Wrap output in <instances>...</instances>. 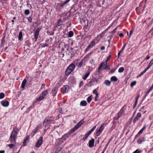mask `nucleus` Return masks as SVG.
I'll return each instance as SVG.
<instances>
[{"label":"nucleus","mask_w":153,"mask_h":153,"mask_svg":"<svg viewBox=\"0 0 153 153\" xmlns=\"http://www.w3.org/2000/svg\"><path fill=\"white\" fill-rule=\"evenodd\" d=\"M18 132L14 129H13L10 136L9 140L11 143H14L17 138Z\"/></svg>","instance_id":"nucleus-1"},{"label":"nucleus","mask_w":153,"mask_h":153,"mask_svg":"<svg viewBox=\"0 0 153 153\" xmlns=\"http://www.w3.org/2000/svg\"><path fill=\"white\" fill-rule=\"evenodd\" d=\"M53 120L52 118L51 117H48L45 118L43 123V125L44 127L47 128L46 129H45V131L49 128V125L52 121Z\"/></svg>","instance_id":"nucleus-2"},{"label":"nucleus","mask_w":153,"mask_h":153,"mask_svg":"<svg viewBox=\"0 0 153 153\" xmlns=\"http://www.w3.org/2000/svg\"><path fill=\"white\" fill-rule=\"evenodd\" d=\"M84 121L83 120H82L80 121L74 127L71 129V132L73 133L77 130L84 123Z\"/></svg>","instance_id":"nucleus-3"},{"label":"nucleus","mask_w":153,"mask_h":153,"mask_svg":"<svg viewBox=\"0 0 153 153\" xmlns=\"http://www.w3.org/2000/svg\"><path fill=\"white\" fill-rule=\"evenodd\" d=\"M99 37V36H98L97 37H95L94 39L91 42L89 45H88L90 48H92L94 46L96 45V43H97L99 42V41L100 39H98V38Z\"/></svg>","instance_id":"nucleus-4"},{"label":"nucleus","mask_w":153,"mask_h":153,"mask_svg":"<svg viewBox=\"0 0 153 153\" xmlns=\"http://www.w3.org/2000/svg\"><path fill=\"white\" fill-rule=\"evenodd\" d=\"M43 137L41 136L39 140L36 143L35 147L36 148H39L40 147L41 145L42 144L43 142Z\"/></svg>","instance_id":"nucleus-5"},{"label":"nucleus","mask_w":153,"mask_h":153,"mask_svg":"<svg viewBox=\"0 0 153 153\" xmlns=\"http://www.w3.org/2000/svg\"><path fill=\"white\" fill-rule=\"evenodd\" d=\"M40 30V28L39 27H38L36 29L34 33V37L35 39V41H36L38 38V36H39V32Z\"/></svg>","instance_id":"nucleus-6"},{"label":"nucleus","mask_w":153,"mask_h":153,"mask_svg":"<svg viewBox=\"0 0 153 153\" xmlns=\"http://www.w3.org/2000/svg\"><path fill=\"white\" fill-rule=\"evenodd\" d=\"M104 123H103L100 127L99 129L96 132V135L97 136H99L103 130V129L104 128Z\"/></svg>","instance_id":"nucleus-7"},{"label":"nucleus","mask_w":153,"mask_h":153,"mask_svg":"<svg viewBox=\"0 0 153 153\" xmlns=\"http://www.w3.org/2000/svg\"><path fill=\"white\" fill-rule=\"evenodd\" d=\"M44 98V97L43 96H39L34 101L33 103V105H35V104L37 103L38 102L40 101L41 100H43Z\"/></svg>","instance_id":"nucleus-8"},{"label":"nucleus","mask_w":153,"mask_h":153,"mask_svg":"<svg viewBox=\"0 0 153 153\" xmlns=\"http://www.w3.org/2000/svg\"><path fill=\"white\" fill-rule=\"evenodd\" d=\"M141 116V114L140 113H138L137 114L136 117L133 120V122L135 123V122Z\"/></svg>","instance_id":"nucleus-9"},{"label":"nucleus","mask_w":153,"mask_h":153,"mask_svg":"<svg viewBox=\"0 0 153 153\" xmlns=\"http://www.w3.org/2000/svg\"><path fill=\"white\" fill-rule=\"evenodd\" d=\"M1 103L3 106L5 107L8 106L9 105V102L7 101H2L1 102Z\"/></svg>","instance_id":"nucleus-10"},{"label":"nucleus","mask_w":153,"mask_h":153,"mask_svg":"<svg viewBox=\"0 0 153 153\" xmlns=\"http://www.w3.org/2000/svg\"><path fill=\"white\" fill-rule=\"evenodd\" d=\"M94 140L93 139H92L91 140H89L88 142L89 147H92L94 146Z\"/></svg>","instance_id":"nucleus-11"},{"label":"nucleus","mask_w":153,"mask_h":153,"mask_svg":"<svg viewBox=\"0 0 153 153\" xmlns=\"http://www.w3.org/2000/svg\"><path fill=\"white\" fill-rule=\"evenodd\" d=\"M62 24L63 22L60 19H59L56 27H59L61 26L62 25Z\"/></svg>","instance_id":"nucleus-12"},{"label":"nucleus","mask_w":153,"mask_h":153,"mask_svg":"<svg viewBox=\"0 0 153 153\" xmlns=\"http://www.w3.org/2000/svg\"><path fill=\"white\" fill-rule=\"evenodd\" d=\"M75 68V65L73 63H72L68 67V68H69V69H70L72 70V71H73L74 70Z\"/></svg>","instance_id":"nucleus-13"},{"label":"nucleus","mask_w":153,"mask_h":153,"mask_svg":"<svg viewBox=\"0 0 153 153\" xmlns=\"http://www.w3.org/2000/svg\"><path fill=\"white\" fill-rule=\"evenodd\" d=\"M72 71V70H70L69 69V68H67L65 71V74L66 75L68 76L69 75Z\"/></svg>","instance_id":"nucleus-14"},{"label":"nucleus","mask_w":153,"mask_h":153,"mask_svg":"<svg viewBox=\"0 0 153 153\" xmlns=\"http://www.w3.org/2000/svg\"><path fill=\"white\" fill-rule=\"evenodd\" d=\"M27 82V80L25 79H24V80L23 81L21 84V88H25V85L26 84Z\"/></svg>","instance_id":"nucleus-15"},{"label":"nucleus","mask_w":153,"mask_h":153,"mask_svg":"<svg viewBox=\"0 0 153 153\" xmlns=\"http://www.w3.org/2000/svg\"><path fill=\"white\" fill-rule=\"evenodd\" d=\"M145 141L143 137H142L139 138L137 140V143L139 144H141L143 142Z\"/></svg>","instance_id":"nucleus-16"},{"label":"nucleus","mask_w":153,"mask_h":153,"mask_svg":"<svg viewBox=\"0 0 153 153\" xmlns=\"http://www.w3.org/2000/svg\"><path fill=\"white\" fill-rule=\"evenodd\" d=\"M98 80L97 79H96L95 78L92 79L90 81V83H91L93 85L94 83L95 82H97Z\"/></svg>","instance_id":"nucleus-17"},{"label":"nucleus","mask_w":153,"mask_h":153,"mask_svg":"<svg viewBox=\"0 0 153 153\" xmlns=\"http://www.w3.org/2000/svg\"><path fill=\"white\" fill-rule=\"evenodd\" d=\"M111 80L112 81L116 82L117 81L118 79L116 76H114L111 78Z\"/></svg>","instance_id":"nucleus-18"},{"label":"nucleus","mask_w":153,"mask_h":153,"mask_svg":"<svg viewBox=\"0 0 153 153\" xmlns=\"http://www.w3.org/2000/svg\"><path fill=\"white\" fill-rule=\"evenodd\" d=\"M105 64V62H102L100 64V66L98 68V73H100V68L103 67V65H104Z\"/></svg>","instance_id":"nucleus-19"},{"label":"nucleus","mask_w":153,"mask_h":153,"mask_svg":"<svg viewBox=\"0 0 153 153\" xmlns=\"http://www.w3.org/2000/svg\"><path fill=\"white\" fill-rule=\"evenodd\" d=\"M87 102L85 100L81 101L80 103V105L82 106H85L87 105Z\"/></svg>","instance_id":"nucleus-20"},{"label":"nucleus","mask_w":153,"mask_h":153,"mask_svg":"<svg viewBox=\"0 0 153 153\" xmlns=\"http://www.w3.org/2000/svg\"><path fill=\"white\" fill-rule=\"evenodd\" d=\"M104 83L106 85L108 86H109L111 85V82L108 80H106L105 81Z\"/></svg>","instance_id":"nucleus-21"},{"label":"nucleus","mask_w":153,"mask_h":153,"mask_svg":"<svg viewBox=\"0 0 153 153\" xmlns=\"http://www.w3.org/2000/svg\"><path fill=\"white\" fill-rule=\"evenodd\" d=\"M57 88H54L52 90V96H55L57 93Z\"/></svg>","instance_id":"nucleus-22"},{"label":"nucleus","mask_w":153,"mask_h":153,"mask_svg":"<svg viewBox=\"0 0 153 153\" xmlns=\"http://www.w3.org/2000/svg\"><path fill=\"white\" fill-rule=\"evenodd\" d=\"M29 140V138L28 137H27L26 138V139L24 140L23 143V146H26L27 145V141Z\"/></svg>","instance_id":"nucleus-23"},{"label":"nucleus","mask_w":153,"mask_h":153,"mask_svg":"<svg viewBox=\"0 0 153 153\" xmlns=\"http://www.w3.org/2000/svg\"><path fill=\"white\" fill-rule=\"evenodd\" d=\"M68 135L67 134H64L62 137V140H65L68 138Z\"/></svg>","instance_id":"nucleus-24"},{"label":"nucleus","mask_w":153,"mask_h":153,"mask_svg":"<svg viewBox=\"0 0 153 153\" xmlns=\"http://www.w3.org/2000/svg\"><path fill=\"white\" fill-rule=\"evenodd\" d=\"M74 34L73 32L72 31H70L68 33V36L69 37H71L73 36Z\"/></svg>","instance_id":"nucleus-25"},{"label":"nucleus","mask_w":153,"mask_h":153,"mask_svg":"<svg viewBox=\"0 0 153 153\" xmlns=\"http://www.w3.org/2000/svg\"><path fill=\"white\" fill-rule=\"evenodd\" d=\"M5 37L4 36L3 37L1 41V46H3L4 44V43L5 42Z\"/></svg>","instance_id":"nucleus-26"},{"label":"nucleus","mask_w":153,"mask_h":153,"mask_svg":"<svg viewBox=\"0 0 153 153\" xmlns=\"http://www.w3.org/2000/svg\"><path fill=\"white\" fill-rule=\"evenodd\" d=\"M90 74V72H88L85 74L83 78L84 80H85Z\"/></svg>","instance_id":"nucleus-27"},{"label":"nucleus","mask_w":153,"mask_h":153,"mask_svg":"<svg viewBox=\"0 0 153 153\" xmlns=\"http://www.w3.org/2000/svg\"><path fill=\"white\" fill-rule=\"evenodd\" d=\"M146 128V126L145 125L144 126L143 128L138 132V134H140L142 133L143 131Z\"/></svg>","instance_id":"nucleus-28"},{"label":"nucleus","mask_w":153,"mask_h":153,"mask_svg":"<svg viewBox=\"0 0 153 153\" xmlns=\"http://www.w3.org/2000/svg\"><path fill=\"white\" fill-rule=\"evenodd\" d=\"M48 90H45L44 92H42L40 96H46L48 94Z\"/></svg>","instance_id":"nucleus-29"},{"label":"nucleus","mask_w":153,"mask_h":153,"mask_svg":"<svg viewBox=\"0 0 153 153\" xmlns=\"http://www.w3.org/2000/svg\"><path fill=\"white\" fill-rule=\"evenodd\" d=\"M22 36V33L21 31H20L19 33V35L18 36V39L20 40H21Z\"/></svg>","instance_id":"nucleus-30"},{"label":"nucleus","mask_w":153,"mask_h":153,"mask_svg":"<svg viewBox=\"0 0 153 153\" xmlns=\"http://www.w3.org/2000/svg\"><path fill=\"white\" fill-rule=\"evenodd\" d=\"M83 62L82 60H81L80 62L77 65V66L78 68H81Z\"/></svg>","instance_id":"nucleus-31"},{"label":"nucleus","mask_w":153,"mask_h":153,"mask_svg":"<svg viewBox=\"0 0 153 153\" xmlns=\"http://www.w3.org/2000/svg\"><path fill=\"white\" fill-rule=\"evenodd\" d=\"M124 70V68L123 67H121L119 68L118 71L119 73H121L123 72Z\"/></svg>","instance_id":"nucleus-32"},{"label":"nucleus","mask_w":153,"mask_h":153,"mask_svg":"<svg viewBox=\"0 0 153 153\" xmlns=\"http://www.w3.org/2000/svg\"><path fill=\"white\" fill-rule=\"evenodd\" d=\"M111 55H109V56L105 60V62H105V63L106 65H107V62L110 60V59L111 58Z\"/></svg>","instance_id":"nucleus-33"},{"label":"nucleus","mask_w":153,"mask_h":153,"mask_svg":"<svg viewBox=\"0 0 153 153\" xmlns=\"http://www.w3.org/2000/svg\"><path fill=\"white\" fill-rule=\"evenodd\" d=\"M89 63L91 65V66L95 65V60L93 59H91L90 60Z\"/></svg>","instance_id":"nucleus-34"},{"label":"nucleus","mask_w":153,"mask_h":153,"mask_svg":"<svg viewBox=\"0 0 153 153\" xmlns=\"http://www.w3.org/2000/svg\"><path fill=\"white\" fill-rule=\"evenodd\" d=\"M30 12L29 10L27 9L25 10L24 13L25 15H28L30 14Z\"/></svg>","instance_id":"nucleus-35"},{"label":"nucleus","mask_w":153,"mask_h":153,"mask_svg":"<svg viewBox=\"0 0 153 153\" xmlns=\"http://www.w3.org/2000/svg\"><path fill=\"white\" fill-rule=\"evenodd\" d=\"M124 112V110L123 108H122L120 111H119V112L117 114H119L121 116V115L123 114V113Z\"/></svg>","instance_id":"nucleus-36"},{"label":"nucleus","mask_w":153,"mask_h":153,"mask_svg":"<svg viewBox=\"0 0 153 153\" xmlns=\"http://www.w3.org/2000/svg\"><path fill=\"white\" fill-rule=\"evenodd\" d=\"M121 117L120 115L118 114H117V115L114 118V120H118L119 118Z\"/></svg>","instance_id":"nucleus-37"},{"label":"nucleus","mask_w":153,"mask_h":153,"mask_svg":"<svg viewBox=\"0 0 153 153\" xmlns=\"http://www.w3.org/2000/svg\"><path fill=\"white\" fill-rule=\"evenodd\" d=\"M153 89L151 87L147 91L145 94V96H146V95H147Z\"/></svg>","instance_id":"nucleus-38"},{"label":"nucleus","mask_w":153,"mask_h":153,"mask_svg":"<svg viewBox=\"0 0 153 153\" xmlns=\"http://www.w3.org/2000/svg\"><path fill=\"white\" fill-rule=\"evenodd\" d=\"M139 96H138L136 99V100L135 102V103L134 104L133 106V108H134L136 107V105L137 104V100L138 99Z\"/></svg>","instance_id":"nucleus-39"},{"label":"nucleus","mask_w":153,"mask_h":153,"mask_svg":"<svg viewBox=\"0 0 153 153\" xmlns=\"http://www.w3.org/2000/svg\"><path fill=\"white\" fill-rule=\"evenodd\" d=\"M39 129V126H38L34 130V131H33V135H35V134L37 132V131Z\"/></svg>","instance_id":"nucleus-40"},{"label":"nucleus","mask_w":153,"mask_h":153,"mask_svg":"<svg viewBox=\"0 0 153 153\" xmlns=\"http://www.w3.org/2000/svg\"><path fill=\"white\" fill-rule=\"evenodd\" d=\"M136 83V81H134L132 82L130 84L131 87H133L135 85Z\"/></svg>","instance_id":"nucleus-41"},{"label":"nucleus","mask_w":153,"mask_h":153,"mask_svg":"<svg viewBox=\"0 0 153 153\" xmlns=\"http://www.w3.org/2000/svg\"><path fill=\"white\" fill-rule=\"evenodd\" d=\"M105 65V67L104 68V69H107L108 70H109L110 69V68L109 67V66H108L107 65H105V63L104 65Z\"/></svg>","instance_id":"nucleus-42"},{"label":"nucleus","mask_w":153,"mask_h":153,"mask_svg":"<svg viewBox=\"0 0 153 153\" xmlns=\"http://www.w3.org/2000/svg\"><path fill=\"white\" fill-rule=\"evenodd\" d=\"M89 136V135L87 133L84 136L82 140H85V139H86V138L88 137Z\"/></svg>","instance_id":"nucleus-43"},{"label":"nucleus","mask_w":153,"mask_h":153,"mask_svg":"<svg viewBox=\"0 0 153 153\" xmlns=\"http://www.w3.org/2000/svg\"><path fill=\"white\" fill-rule=\"evenodd\" d=\"M93 93L94 94H95L96 96H98V93L97 92V90L96 89L93 91Z\"/></svg>","instance_id":"nucleus-44"},{"label":"nucleus","mask_w":153,"mask_h":153,"mask_svg":"<svg viewBox=\"0 0 153 153\" xmlns=\"http://www.w3.org/2000/svg\"><path fill=\"white\" fill-rule=\"evenodd\" d=\"M28 21L30 22H32V18L31 16H29L28 18H27Z\"/></svg>","instance_id":"nucleus-45"},{"label":"nucleus","mask_w":153,"mask_h":153,"mask_svg":"<svg viewBox=\"0 0 153 153\" xmlns=\"http://www.w3.org/2000/svg\"><path fill=\"white\" fill-rule=\"evenodd\" d=\"M92 100L91 96H89L87 99V100L88 102H90Z\"/></svg>","instance_id":"nucleus-46"},{"label":"nucleus","mask_w":153,"mask_h":153,"mask_svg":"<svg viewBox=\"0 0 153 153\" xmlns=\"http://www.w3.org/2000/svg\"><path fill=\"white\" fill-rule=\"evenodd\" d=\"M153 65V59L151 60V61L149 63L148 65L149 66L151 67Z\"/></svg>","instance_id":"nucleus-47"},{"label":"nucleus","mask_w":153,"mask_h":153,"mask_svg":"<svg viewBox=\"0 0 153 153\" xmlns=\"http://www.w3.org/2000/svg\"><path fill=\"white\" fill-rule=\"evenodd\" d=\"M83 84V82L82 81H80L79 83V88H81Z\"/></svg>","instance_id":"nucleus-48"},{"label":"nucleus","mask_w":153,"mask_h":153,"mask_svg":"<svg viewBox=\"0 0 153 153\" xmlns=\"http://www.w3.org/2000/svg\"><path fill=\"white\" fill-rule=\"evenodd\" d=\"M41 45H42V47L45 48L46 47H47L48 46V45L47 44H41Z\"/></svg>","instance_id":"nucleus-49"},{"label":"nucleus","mask_w":153,"mask_h":153,"mask_svg":"<svg viewBox=\"0 0 153 153\" xmlns=\"http://www.w3.org/2000/svg\"><path fill=\"white\" fill-rule=\"evenodd\" d=\"M91 53H91V52H90V53H89L87 55H86L84 57V58H88V57H89V56H90L91 55Z\"/></svg>","instance_id":"nucleus-50"},{"label":"nucleus","mask_w":153,"mask_h":153,"mask_svg":"<svg viewBox=\"0 0 153 153\" xmlns=\"http://www.w3.org/2000/svg\"><path fill=\"white\" fill-rule=\"evenodd\" d=\"M126 44H125V45H124L123 46V47H122V48L120 50H121V51L123 52V51H124V49H125V47H126Z\"/></svg>","instance_id":"nucleus-51"},{"label":"nucleus","mask_w":153,"mask_h":153,"mask_svg":"<svg viewBox=\"0 0 153 153\" xmlns=\"http://www.w3.org/2000/svg\"><path fill=\"white\" fill-rule=\"evenodd\" d=\"M8 146L10 148L12 149L14 147V145L13 144H9L8 145Z\"/></svg>","instance_id":"nucleus-52"},{"label":"nucleus","mask_w":153,"mask_h":153,"mask_svg":"<svg viewBox=\"0 0 153 153\" xmlns=\"http://www.w3.org/2000/svg\"><path fill=\"white\" fill-rule=\"evenodd\" d=\"M144 74V73L143 72H142L141 73H140V74L138 75L137 76V78H139L140 76H142Z\"/></svg>","instance_id":"nucleus-53"},{"label":"nucleus","mask_w":153,"mask_h":153,"mask_svg":"<svg viewBox=\"0 0 153 153\" xmlns=\"http://www.w3.org/2000/svg\"><path fill=\"white\" fill-rule=\"evenodd\" d=\"M115 69H111L110 71V72L111 73H113L115 72Z\"/></svg>","instance_id":"nucleus-54"},{"label":"nucleus","mask_w":153,"mask_h":153,"mask_svg":"<svg viewBox=\"0 0 153 153\" xmlns=\"http://www.w3.org/2000/svg\"><path fill=\"white\" fill-rule=\"evenodd\" d=\"M141 151L139 150L138 149H137L135 151H134L133 153H140Z\"/></svg>","instance_id":"nucleus-55"},{"label":"nucleus","mask_w":153,"mask_h":153,"mask_svg":"<svg viewBox=\"0 0 153 153\" xmlns=\"http://www.w3.org/2000/svg\"><path fill=\"white\" fill-rule=\"evenodd\" d=\"M117 29V28L116 27L111 32V33H114L116 32V30Z\"/></svg>","instance_id":"nucleus-56"},{"label":"nucleus","mask_w":153,"mask_h":153,"mask_svg":"<svg viewBox=\"0 0 153 153\" xmlns=\"http://www.w3.org/2000/svg\"><path fill=\"white\" fill-rule=\"evenodd\" d=\"M91 48H90V47L88 46L86 48V49L85 50V51H87L88 50H89Z\"/></svg>","instance_id":"nucleus-57"},{"label":"nucleus","mask_w":153,"mask_h":153,"mask_svg":"<svg viewBox=\"0 0 153 153\" xmlns=\"http://www.w3.org/2000/svg\"><path fill=\"white\" fill-rule=\"evenodd\" d=\"M122 52H122V51H121V50H120V51L119 52H118V54H117V55H118V56H117V57H118H118H119V56H120V53H122Z\"/></svg>","instance_id":"nucleus-58"},{"label":"nucleus","mask_w":153,"mask_h":153,"mask_svg":"<svg viewBox=\"0 0 153 153\" xmlns=\"http://www.w3.org/2000/svg\"><path fill=\"white\" fill-rule=\"evenodd\" d=\"M133 32V31L132 30H131V31L130 32L129 34V36H130L132 34V33Z\"/></svg>","instance_id":"nucleus-59"},{"label":"nucleus","mask_w":153,"mask_h":153,"mask_svg":"<svg viewBox=\"0 0 153 153\" xmlns=\"http://www.w3.org/2000/svg\"><path fill=\"white\" fill-rule=\"evenodd\" d=\"M119 36L120 37H122L124 36V35L122 33H120L119 34Z\"/></svg>","instance_id":"nucleus-60"},{"label":"nucleus","mask_w":153,"mask_h":153,"mask_svg":"<svg viewBox=\"0 0 153 153\" xmlns=\"http://www.w3.org/2000/svg\"><path fill=\"white\" fill-rule=\"evenodd\" d=\"M150 56H147L146 58V60H149L150 58Z\"/></svg>","instance_id":"nucleus-61"},{"label":"nucleus","mask_w":153,"mask_h":153,"mask_svg":"<svg viewBox=\"0 0 153 153\" xmlns=\"http://www.w3.org/2000/svg\"><path fill=\"white\" fill-rule=\"evenodd\" d=\"M96 127V126H94L91 130V131H92L93 132V131H94V130L95 129Z\"/></svg>","instance_id":"nucleus-62"},{"label":"nucleus","mask_w":153,"mask_h":153,"mask_svg":"<svg viewBox=\"0 0 153 153\" xmlns=\"http://www.w3.org/2000/svg\"><path fill=\"white\" fill-rule=\"evenodd\" d=\"M151 68L149 66V65H148V66L145 69V70L147 71L148 70L149 68Z\"/></svg>","instance_id":"nucleus-63"},{"label":"nucleus","mask_w":153,"mask_h":153,"mask_svg":"<svg viewBox=\"0 0 153 153\" xmlns=\"http://www.w3.org/2000/svg\"><path fill=\"white\" fill-rule=\"evenodd\" d=\"M92 132V131L90 130L87 133L89 135Z\"/></svg>","instance_id":"nucleus-64"}]
</instances>
